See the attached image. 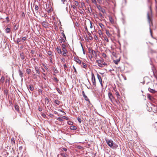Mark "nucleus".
I'll return each mask as SVG.
<instances>
[{"mask_svg": "<svg viewBox=\"0 0 157 157\" xmlns=\"http://www.w3.org/2000/svg\"><path fill=\"white\" fill-rule=\"evenodd\" d=\"M79 64H81L82 63V61L78 59H76L75 60Z\"/></svg>", "mask_w": 157, "mask_h": 157, "instance_id": "5701e85b", "label": "nucleus"}, {"mask_svg": "<svg viewBox=\"0 0 157 157\" xmlns=\"http://www.w3.org/2000/svg\"><path fill=\"white\" fill-rule=\"evenodd\" d=\"M41 115L44 118H45L46 117V115L44 113L42 114Z\"/></svg>", "mask_w": 157, "mask_h": 157, "instance_id": "de8ad7c7", "label": "nucleus"}, {"mask_svg": "<svg viewBox=\"0 0 157 157\" xmlns=\"http://www.w3.org/2000/svg\"><path fill=\"white\" fill-rule=\"evenodd\" d=\"M60 155L61 156H63L64 157H68V155L65 153H61Z\"/></svg>", "mask_w": 157, "mask_h": 157, "instance_id": "aec40b11", "label": "nucleus"}, {"mask_svg": "<svg viewBox=\"0 0 157 157\" xmlns=\"http://www.w3.org/2000/svg\"><path fill=\"white\" fill-rule=\"evenodd\" d=\"M62 36H63V38H66L65 36L63 33H62Z\"/></svg>", "mask_w": 157, "mask_h": 157, "instance_id": "680f3d73", "label": "nucleus"}, {"mask_svg": "<svg viewBox=\"0 0 157 157\" xmlns=\"http://www.w3.org/2000/svg\"><path fill=\"white\" fill-rule=\"evenodd\" d=\"M44 66V67L45 68V69L47 71H49V70L47 67H46L45 65Z\"/></svg>", "mask_w": 157, "mask_h": 157, "instance_id": "09e8293b", "label": "nucleus"}, {"mask_svg": "<svg viewBox=\"0 0 157 157\" xmlns=\"http://www.w3.org/2000/svg\"><path fill=\"white\" fill-rule=\"evenodd\" d=\"M91 1L94 4H96L97 2L96 0H91Z\"/></svg>", "mask_w": 157, "mask_h": 157, "instance_id": "6e6d98bb", "label": "nucleus"}, {"mask_svg": "<svg viewBox=\"0 0 157 157\" xmlns=\"http://www.w3.org/2000/svg\"><path fill=\"white\" fill-rule=\"evenodd\" d=\"M5 80V78L4 76H2L0 79V83H3Z\"/></svg>", "mask_w": 157, "mask_h": 157, "instance_id": "6ab92c4d", "label": "nucleus"}, {"mask_svg": "<svg viewBox=\"0 0 157 157\" xmlns=\"http://www.w3.org/2000/svg\"><path fill=\"white\" fill-rule=\"evenodd\" d=\"M102 65H106V63H105V62L104 61H103V63H102Z\"/></svg>", "mask_w": 157, "mask_h": 157, "instance_id": "338daca9", "label": "nucleus"}, {"mask_svg": "<svg viewBox=\"0 0 157 157\" xmlns=\"http://www.w3.org/2000/svg\"><path fill=\"white\" fill-rule=\"evenodd\" d=\"M62 50L63 52H67V51L66 49V45L64 44H62Z\"/></svg>", "mask_w": 157, "mask_h": 157, "instance_id": "6e6552de", "label": "nucleus"}, {"mask_svg": "<svg viewBox=\"0 0 157 157\" xmlns=\"http://www.w3.org/2000/svg\"><path fill=\"white\" fill-rule=\"evenodd\" d=\"M148 90L150 92L152 93H155L156 92V91L155 90L150 88H148Z\"/></svg>", "mask_w": 157, "mask_h": 157, "instance_id": "1a4fd4ad", "label": "nucleus"}, {"mask_svg": "<svg viewBox=\"0 0 157 157\" xmlns=\"http://www.w3.org/2000/svg\"><path fill=\"white\" fill-rule=\"evenodd\" d=\"M71 7L72 8H73V9H76V6H75V5H72V6H71Z\"/></svg>", "mask_w": 157, "mask_h": 157, "instance_id": "8fccbe9b", "label": "nucleus"}, {"mask_svg": "<svg viewBox=\"0 0 157 157\" xmlns=\"http://www.w3.org/2000/svg\"><path fill=\"white\" fill-rule=\"evenodd\" d=\"M48 13H51V12H52V10H51V9L50 8V9L49 10H48Z\"/></svg>", "mask_w": 157, "mask_h": 157, "instance_id": "864d4df0", "label": "nucleus"}, {"mask_svg": "<svg viewBox=\"0 0 157 157\" xmlns=\"http://www.w3.org/2000/svg\"><path fill=\"white\" fill-rule=\"evenodd\" d=\"M105 41H106L107 42H109V40H108V39L107 38H105Z\"/></svg>", "mask_w": 157, "mask_h": 157, "instance_id": "69168bd1", "label": "nucleus"}, {"mask_svg": "<svg viewBox=\"0 0 157 157\" xmlns=\"http://www.w3.org/2000/svg\"><path fill=\"white\" fill-rule=\"evenodd\" d=\"M97 77L98 79L99 80V82H101L102 81V79L101 78V76L99 75L98 74H97Z\"/></svg>", "mask_w": 157, "mask_h": 157, "instance_id": "9d476101", "label": "nucleus"}, {"mask_svg": "<svg viewBox=\"0 0 157 157\" xmlns=\"http://www.w3.org/2000/svg\"><path fill=\"white\" fill-rule=\"evenodd\" d=\"M102 56L104 57V58H105L106 57V54L105 53H103L102 54Z\"/></svg>", "mask_w": 157, "mask_h": 157, "instance_id": "a19ab883", "label": "nucleus"}, {"mask_svg": "<svg viewBox=\"0 0 157 157\" xmlns=\"http://www.w3.org/2000/svg\"><path fill=\"white\" fill-rule=\"evenodd\" d=\"M28 89H29L31 91H33L34 90V88L33 86L29 85V87L28 88Z\"/></svg>", "mask_w": 157, "mask_h": 157, "instance_id": "a211bd4d", "label": "nucleus"}, {"mask_svg": "<svg viewBox=\"0 0 157 157\" xmlns=\"http://www.w3.org/2000/svg\"><path fill=\"white\" fill-rule=\"evenodd\" d=\"M35 68L36 71V73L39 75L40 74V72L39 71V70L38 67L37 66H35Z\"/></svg>", "mask_w": 157, "mask_h": 157, "instance_id": "9b49d317", "label": "nucleus"}, {"mask_svg": "<svg viewBox=\"0 0 157 157\" xmlns=\"http://www.w3.org/2000/svg\"><path fill=\"white\" fill-rule=\"evenodd\" d=\"M106 35L109 37H110L111 36V34L110 33H109V31L108 30H106Z\"/></svg>", "mask_w": 157, "mask_h": 157, "instance_id": "c85d7f7f", "label": "nucleus"}, {"mask_svg": "<svg viewBox=\"0 0 157 157\" xmlns=\"http://www.w3.org/2000/svg\"><path fill=\"white\" fill-rule=\"evenodd\" d=\"M67 53V52H63V53L62 54V55H63V56H66Z\"/></svg>", "mask_w": 157, "mask_h": 157, "instance_id": "79ce46f5", "label": "nucleus"}, {"mask_svg": "<svg viewBox=\"0 0 157 157\" xmlns=\"http://www.w3.org/2000/svg\"><path fill=\"white\" fill-rule=\"evenodd\" d=\"M6 32L7 33H10V29L9 28H7L5 29Z\"/></svg>", "mask_w": 157, "mask_h": 157, "instance_id": "b1692460", "label": "nucleus"}, {"mask_svg": "<svg viewBox=\"0 0 157 157\" xmlns=\"http://www.w3.org/2000/svg\"><path fill=\"white\" fill-rule=\"evenodd\" d=\"M43 26L45 28L48 27L49 25V24L46 21H44L41 23Z\"/></svg>", "mask_w": 157, "mask_h": 157, "instance_id": "39448f33", "label": "nucleus"}, {"mask_svg": "<svg viewBox=\"0 0 157 157\" xmlns=\"http://www.w3.org/2000/svg\"><path fill=\"white\" fill-rule=\"evenodd\" d=\"M48 54L50 56H52V52L51 51H48Z\"/></svg>", "mask_w": 157, "mask_h": 157, "instance_id": "7c9ffc66", "label": "nucleus"}, {"mask_svg": "<svg viewBox=\"0 0 157 157\" xmlns=\"http://www.w3.org/2000/svg\"><path fill=\"white\" fill-rule=\"evenodd\" d=\"M90 28L92 29L93 28L92 23V22L90 21Z\"/></svg>", "mask_w": 157, "mask_h": 157, "instance_id": "ea45409f", "label": "nucleus"}, {"mask_svg": "<svg viewBox=\"0 0 157 157\" xmlns=\"http://www.w3.org/2000/svg\"><path fill=\"white\" fill-rule=\"evenodd\" d=\"M82 95L83 96V97L86 95L84 91H82Z\"/></svg>", "mask_w": 157, "mask_h": 157, "instance_id": "052dcab7", "label": "nucleus"}, {"mask_svg": "<svg viewBox=\"0 0 157 157\" xmlns=\"http://www.w3.org/2000/svg\"><path fill=\"white\" fill-rule=\"evenodd\" d=\"M147 97L151 100H153V98L149 94H147Z\"/></svg>", "mask_w": 157, "mask_h": 157, "instance_id": "ddd939ff", "label": "nucleus"}, {"mask_svg": "<svg viewBox=\"0 0 157 157\" xmlns=\"http://www.w3.org/2000/svg\"><path fill=\"white\" fill-rule=\"evenodd\" d=\"M38 92L40 93L41 94L42 93V90L41 89H39L38 90Z\"/></svg>", "mask_w": 157, "mask_h": 157, "instance_id": "bf43d9fd", "label": "nucleus"}, {"mask_svg": "<svg viewBox=\"0 0 157 157\" xmlns=\"http://www.w3.org/2000/svg\"><path fill=\"white\" fill-rule=\"evenodd\" d=\"M35 10H36L37 11L39 9V7H38V6L37 5H36L35 6Z\"/></svg>", "mask_w": 157, "mask_h": 157, "instance_id": "e433bc0d", "label": "nucleus"}, {"mask_svg": "<svg viewBox=\"0 0 157 157\" xmlns=\"http://www.w3.org/2000/svg\"><path fill=\"white\" fill-rule=\"evenodd\" d=\"M54 80L56 82H58V79L56 77H54Z\"/></svg>", "mask_w": 157, "mask_h": 157, "instance_id": "37998d69", "label": "nucleus"}, {"mask_svg": "<svg viewBox=\"0 0 157 157\" xmlns=\"http://www.w3.org/2000/svg\"><path fill=\"white\" fill-rule=\"evenodd\" d=\"M26 39V37H23L22 38V40L23 41H24Z\"/></svg>", "mask_w": 157, "mask_h": 157, "instance_id": "4d7b16f0", "label": "nucleus"}, {"mask_svg": "<svg viewBox=\"0 0 157 157\" xmlns=\"http://www.w3.org/2000/svg\"><path fill=\"white\" fill-rule=\"evenodd\" d=\"M38 110L40 111H41L42 110V109L40 107L39 108Z\"/></svg>", "mask_w": 157, "mask_h": 157, "instance_id": "e2e57ef3", "label": "nucleus"}, {"mask_svg": "<svg viewBox=\"0 0 157 157\" xmlns=\"http://www.w3.org/2000/svg\"><path fill=\"white\" fill-rule=\"evenodd\" d=\"M57 119L60 121H63V118L60 117H58L57 118Z\"/></svg>", "mask_w": 157, "mask_h": 157, "instance_id": "cd10ccee", "label": "nucleus"}, {"mask_svg": "<svg viewBox=\"0 0 157 157\" xmlns=\"http://www.w3.org/2000/svg\"><path fill=\"white\" fill-rule=\"evenodd\" d=\"M62 151L63 150L65 151H66L67 150V149L66 148H63L61 149Z\"/></svg>", "mask_w": 157, "mask_h": 157, "instance_id": "13d9d810", "label": "nucleus"}, {"mask_svg": "<svg viewBox=\"0 0 157 157\" xmlns=\"http://www.w3.org/2000/svg\"><path fill=\"white\" fill-rule=\"evenodd\" d=\"M119 61H118V60H114V62L115 63V64H118V62H119Z\"/></svg>", "mask_w": 157, "mask_h": 157, "instance_id": "49530a36", "label": "nucleus"}, {"mask_svg": "<svg viewBox=\"0 0 157 157\" xmlns=\"http://www.w3.org/2000/svg\"><path fill=\"white\" fill-rule=\"evenodd\" d=\"M91 81L92 82V83L94 86L96 87V80L94 75L93 72H91Z\"/></svg>", "mask_w": 157, "mask_h": 157, "instance_id": "f257e3e1", "label": "nucleus"}, {"mask_svg": "<svg viewBox=\"0 0 157 157\" xmlns=\"http://www.w3.org/2000/svg\"><path fill=\"white\" fill-rule=\"evenodd\" d=\"M57 90L59 94H62V92L59 88H57Z\"/></svg>", "mask_w": 157, "mask_h": 157, "instance_id": "c9c22d12", "label": "nucleus"}, {"mask_svg": "<svg viewBox=\"0 0 157 157\" xmlns=\"http://www.w3.org/2000/svg\"><path fill=\"white\" fill-rule=\"evenodd\" d=\"M63 118L66 119L67 120H69V118L67 117H66L65 116H63Z\"/></svg>", "mask_w": 157, "mask_h": 157, "instance_id": "5fc2aeb1", "label": "nucleus"}, {"mask_svg": "<svg viewBox=\"0 0 157 157\" xmlns=\"http://www.w3.org/2000/svg\"><path fill=\"white\" fill-rule=\"evenodd\" d=\"M11 141L12 144H15V141L13 138H12L11 139Z\"/></svg>", "mask_w": 157, "mask_h": 157, "instance_id": "a878e982", "label": "nucleus"}, {"mask_svg": "<svg viewBox=\"0 0 157 157\" xmlns=\"http://www.w3.org/2000/svg\"><path fill=\"white\" fill-rule=\"evenodd\" d=\"M109 19L110 21L111 22V23L112 24L114 23V20L113 19L112 17H111L109 16Z\"/></svg>", "mask_w": 157, "mask_h": 157, "instance_id": "dca6fc26", "label": "nucleus"}, {"mask_svg": "<svg viewBox=\"0 0 157 157\" xmlns=\"http://www.w3.org/2000/svg\"><path fill=\"white\" fill-rule=\"evenodd\" d=\"M26 72L28 74H29L31 72V70L29 68H27L26 69Z\"/></svg>", "mask_w": 157, "mask_h": 157, "instance_id": "c756f323", "label": "nucleus"}, {"mask_svg": "<svg viewBox=\"0 0 157 157\" xmlns=\"http://www.w3.org/2000/svg\"><path fill=\"white\" fill-rule=\"evenodd\" d=\"M19 75L21 77V78L22 79V77H23V73L20 70H19L18 71Z\"/></svg>", "mask_w": 157, "mask_h": 157, "instance_id": "f3484780", "label": "nucleus"}, {"mask_svg": "<svg viewBox=\"0 0 157 157\" xmlns=\"http://www.w3.org/2000/svg\"><path fill=\"white\" fill-rule=\"evenodd\" d=\"M73 69H74L75 72L77 74V71H76V69L75 68V67L74 66H73Z\"/></svg>", "mask_w": 157, "mask_h": 157, "instance_id": "c03bdc74", "label": "nucleus"}, {"mask_svg": "<svg viewBox=\"0 0 157 157\" xmlns=\"http://www.w3.org/2000/svg\"><path fill=\"white\" fill-rule=\"evenodd\" d=\"M67 124L69 125H72L73 124V122L71 121H68L67 122Z\"/></svg>", "mask_w": 157, "mask_h": 157, "instance_id": "f704fd0d", "label": "nucleus"}, {"mask_svg": "<svg viewBox=\"0 0 157 157\" xmlns=\"http://www.w3.org/2000/svg\"><path fill=\"white\" fill-rule=\"evenodd\" d=\"M63 67L66 70V69L67 68V67L66 64H64L63 65Z\"/></svg>", "mask_w": 157, "mask_h": 157, "instance_id": "603ef678", "label": "nucleus"}, {"mask_svg": "<svg viewBox=\"0 0 157 157\" xmlns=\"http://www.w3.org/2000/svg\"><path fill=\"white\" fill-rule=\"evenodd\" d=\"M66 40V38H63V39L62 38V39L61 40H60V42H65Z\"/></svg>", "mask_w": 157, "mask_h": 157, "instance_id": "2f4dec72", "label": "nucleus"}, {"mask_svg": "<svg viewBox=\"0 0 157 157\" xmlns=\"http://www.w3.org/2000/svg\"><path fill=\"white\" fill-rule=\"evenodd\" d=\"M81 65L82 67L85 69H86L87 67V65L86 64L83 62H82L81 63Z\"/></svg>", "mask_w": 157, "mask_h": 157, "instance_id": "f8f14e48", "label": "nucleus"}, {"mask_svg": "<svg viewBox=\"0 0 157 157\" xmlns=\"http://www.w3.org/2000/svg\"><path fill=\"white\" fill-rule=\"evenodd\" d=\"M113 90L115 92V94L117 96V98L120 99L121 98V96L116 88H114Z\"/></svg>", "mask_w": 157, "mask_h": 157, "instance_id": "7ed1b4c3", "label": "nucleus"}, {"mask_svg": "<svg viewBox=\"0 0 157 157\" xmlns=\"http://www.w3.org/2000/svg\"><path fill=\"white\" fill-rule=\"evenodd\" d=\"M147 19L148 20V21L149 22V23L150 24V22L151 21V20L150 17H149V13H148L147 14Z\"/></svg>", "mask_w": 157, "mask_h": 157, "instance_id": "bb28decb", "label": "nucleus"}, {"mask_svg": "<svg viewBox=\"0 0 157 157\" xmlns=\"http://www.w3.org/2000/svg\"><path fill=\"white\" fill-rule=\"evenodd\" d=\"M8 82H9V80L8 79H6V82L7 83Z\"/></svg>", "mask_w": 157, "mask_h": 157, "instance_id": "774afa93", "label": "nucleus"}, {"mask_svg": "<svg viewBox=\"0 0 157 157\" xmlns=\"http://www.w3.org/2000/svg\"><path fill=\"white\" fill-rule=\"evenodd\" d=\"M108 97L111 101L112 102L113 100L114 99V97L112 93L110 92H109L108 93Z\"/></svg>", "mask_w": 157, "mask_h": 157, "instance_id": "20e7f679", "label": "nucleus"}, {"mask_svg": "<svg viewBox=\"0 0 157 157\" xmlns=\"http://www.w3.org/2000/svg\"><path fill=\"white\" fill-rule=\"evenodd\" d=\"M106 142L109 146L110 147H112L113 145V141L111 140H106Z\"/></svg>", "mask_w": 157, "mask_h": 157, "instance_id": "f03ea898", "label": "nucleus"}, {"mask_svg": "<svg viewBox=\"0 0 157 157\" xmlns=\"http://www.w3.org/2000/svg\"><path fill=\"white\" fill-rule=\"evenodd\" d=\"M89 52L91 54V57L92 58L93 56H94L96 54L95 52L90 49L89 50Z\"/></svg>", "mask_w": 157, "mask_h": 157, "instance_id": "0eeeda50", "label": "nucleus"}, {"mask_svg": "<svg viewBox=\"0 0 157 157\" xmlns=\"http://www.w3.org/2000/svg\"><path fill=\"white\" fill-rule=\"evenodd\" d=\"M98 33L99 35H102V33L101 30H99L98 31Z\"/></svg>", "mask_w": 157, "mask_h": 157, "instance_id": "3c124183", "label": "nucleus"}, {"mask_svg": "<svg viewBox=\"0 0 157 157\" xmlns=\"http://www.w3.org/2000/svg\"><path fill=\"white\" fill-rule=\"evenodd\" d=\"M70 128L71 129L73 130H75L77 128L75 126H71Z\"/></svg>", "mask_w": 157, "mask_h": 157, "instance_id": "393cba45", "label": "nucleus"}, {"mask_svg": "<svg viewBox=\"0 0 157 157\" xmlns=\"http://www.w3.org/2000/svg\"><path fill=\"white\" fill-rule=\"evenodd\" d=\"M77 119H78V122L80 123H81V122H82V120H81V119L78 117Z\"/></svg>", "mask_w": 157, "mask_h": 157, "instance_id": "58836bf2", "label": "nucleus"}, {"mask_svg": "<svg viewBox=\"0 0 157 157\" xmlns=\"http://www.w3.org/2000/svg\"><path fill=\"white\" fill-rule=\"evenodd\" d=\"M21 41V40H20L19 38H18L17 40V41L16 43L17 44H20L19 42Z\"/></svg>", "mask_w": 157, "mask_h": 157, "instance_id": "4c0bfd02", "label": "nucleus"}, {"mask_svg": "<svg viewBox=\"0 0 157 157\" xmlns=\"http://www.w3.org/2000/svg\"><path fill=\"white\" fill-rule=\"evenodd\" d=\"M55 103L58 105L60 104V101L58 100H55L54 101Z\"/></svg>", "mask_w": 157, "mask_h": 157, "instance_id": "4be33fe9", "label": "nucleus"}, {"mask_svg": "<svg viewBox=\"0 0 157 157\" xmlns=\"http://www.w3.org/2000/svg\"><path fill=\"white\" fill-rule=\"evenodd\" d=\"M99 25L102 29H103L104 26V25L102 23H100L99 24Z\"/></svg>", "mask_w": 157, "mask_h": 157, "instance_id": "473e14b6", "label": "nucleus"}, {"mask_svg": "<svg viewBox=\"0 0 157 157\" xmlns=\"http://www.w3.org/2000/svg\"><path fill=\"white\" fill-rule=\"evenodd\" d=\"M61 61L63 62H65V58H62L61 59Z\"/></svg>", "mask_w": 157, "mask_h": 157, "instance_id": "a18cd8bd", "label": "nucleus"}, {"mask_svg": "<svg viewBox=\"0 0 157 157\" xmlns=\"http://www.w3.org/2000/svg\"><path fill=\"white\" fill-rule=\"evenodd\" d=\"M101 85V87H103V85L102 84V82H100Z\"/></svg>", "mask_w": 157, "mask_h": 157, "instance_id": "0e129e2a", "label": "nucleus"}, {"mask_svg": "<svg viewBox=\"0 0 157 157\" xmlns=\"http://www.w3.org/2000/svg\"><path fill=\"white\" fill-rule=\"evenodd\" d=\"M56 50L58 53L59 54H61L62 53L61 49L59 47H57L56 48Z\"/></svg>", "mask_w": 157, "mask_h": 157, "instance_id": "4468645a", "label": "nucleus"}, {"mask_svg": "<svg viewBox=\"0 0 157 157\" xmlns=\"http://www.w3.org/2000/svg\"><path fill=\"white\" fill-rule=\"evenodd\" d=\"M103 62V59L102 60H98L97 61V62L98 63V65L100 67H102L103 66L102 63Z\"/></svg>", "mask_w": 157, "mask_h": 157, "instance_id": "423d86ee", "label": "nucleus"}, {"mask_svg": "<svg viewBox=\"0 0 157 157\" xmlns=\"http://www.w3.org/2000/svg\"><path fill=\"white\" fill-rule=\"evenodd\" d=\"M15 109L17 111H19V106L17 104H15L14 106Z\"/></svg>", "mask_w": 157, "mask_h": 157, "instance_id": "2eb2a0df", "label": "nucleus"}, {"mask_svg": "<svg viewBox=\"0 0 157 157\" xmlns=\"http://www.w3.org/2000/svg\"><path fill=\"white\" fill-rule=\"evenodd\" d=\"M83 97L84 98V99H85V100L86 101H88L89 102H90V101L89 98H88L87 97L86 95L85 96H84Z\"/></svg>", "mask_w": 157, "mask_h": 157, "instance_id": "412c9836", "label": "nucleus"}, {"mask_svg": "<svg viewBox=\"0 0 157 157\" xmlns=\"http://www.w3.org/2000/svg\"><path fill=\"white\" fill-rule=\"evenodd\" d=\"M45 100L46 102L47 103H48L49 102V100L48 98H46L45 99Z\"/></svg>", "mask_w": 157, "mask_h": 157, "instance_id": "72a5a7b5", "label": "nucleus"}]
</instances>
